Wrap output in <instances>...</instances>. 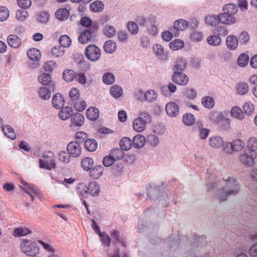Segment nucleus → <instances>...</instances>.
I'll return each instance as SVG.
<instances>
[{"mask_svg":"<svg viewBox=\"0 0 257 257\" xmlns=\"http://www.w3.org/2000/svg\"><path fill=\"white\" fill-rule=\"evenodd\" d=\"M226 181L225 187L218 191V199L221 201L226 200L227 197L230 195H235L239 190V185L238 181L233 177H229L227 179L223 178Z\"/></svg>","mask_w":257,"mask_h":257,"instance_id":"1","label":"nucleus"},{"mask_svg":"<svg viewBox=\"0 0 257 257\" xmlns=\"http://www.w3.org/2000/svg\"><path fill=\"white\" fill-rule=\"evenodd\" d=\"M21 248L23 252L28 256H35L39 253V248L36 241L23 239L21 243Z\"/></svg>","mask_w":257,"mask_h":257,"instance_id":"2","label":"nucleus"},{"mask_svg":"<svg viewBox=\"0 0 257 257\" xmlns=\"http://www.w3.org/2000/svg\"><path fill=\"white\" fill-rule=\"evenodd\" d=\"M40 167L43 169L51 170L55 167V156L53 152L46 151L42 159L39 160Z\"/></svg>","mask_w":257,"mask_h":257,"instance_id":"3","label":"nucleus"},{"mask_svg":"<svg viewBox=\"0 0 257 257\" xmlns=\"http://www.w3.org/2000/svg\"><path fill=\"white\" fill-rule=\"evenodd\" d=\"M151 121L152 118L149 113L141 112L139 113V117L133 121V128H146Z\"/></svg>","mask_w":257,"mask_h":257,"instance_id":"4","label":"nucleus"},{"mask_svg":"<svg viewBox=\"0 0 257 257\" xmlns=\"http://www.w3.org/2000/svg\"><path fill=\"white\" fill-rule=\"evenodd\" d=\"M244 147V142L240 139H237L233 141L231 143L225 144L224 150L226 153L230 154L233 152L241 151Z\"/></svg>","mask_w":257,"mask_h":257,"instance_id":"5","label":"nucleus"},{"mask_svg":"<svg viewBox=\"0 0 257 257\" xmlns=\"http://www.w3.org/2000/svg\"><path fill=\"white\" fill-rule=\"evenodd\" d=\"M86 57L91 61H96L101 55L100 49L95 45H89L85 49Z\"/></svg>","mask_w":257,"mask_h":257,"instance_id":"6","label":"nucleus"},{"mask_svg":"<svg viewBox=\"0 0 257 257\" xmlns=\"http://www.w3.org/2000/svg\"><path fill=\"white\" fill-rule=\"evenodd\" d=\"M257 159V153L252 152H244L239 155V161L244 165L252 167L255 163V160Z\"/></svg>","mask_w":257,"mask_h":257,"instance_id":"7","label":"nucleus"},{"mask_svg":"<svg viewBox=\"0 0 257 257\" xmlns=\"http://www.w3.org/2000/svg\"><path fill=\"white\" fill-rule=\"evenodd\" d=\"M78 188L79 189H83L85 193H89L94 196L98 195L100 192L99 185L94 182L89 183L88 186L84 183L80 184Z\"/></svg>","mask_w":257,"mask_h":257,"instance_id":"8","label":"nucleus"},{"mask_svg":"<svg viewBox=\"0 0 257 257\" xmlns=\"http://www.w3.org/2000/svg\"><path fill=\"white\" fill-rule=\"evenodd\" d=\"M172 80L177 84L185 85L189 81V78L182 72L175 71L172 76Z\"/></svg>","mask_w":257,"mask_h":257,"instance_id":"9","label":"nucleus"},{"mask_svg":"<svg viewBox=\"0 0 257 257\" xmlns=\"http://www.w3.org/2000/svg\"><path fill=\"white\" fill-rule=\"evenodd\" d=\"M67 152L73 158L79 157L81 153V148L79 143L76 142L69 143L67 147Z\"/></svg>","mask_w":257,"mask_h":257,"instance_id":"10","label":"nucleus"},{"mask_svg":"<svg viewBox=\"0 0 257 257\" xmlns=\"http://www.w3.org/2000/svg\"><path fill=\"white\" fill-rule=\"evenodd\" d=\"M38 80L40 83L44 85L49 86L52 91H54L55 85L52 82L51 76L49 74L42 73L38 76Z\"/></svg>","mask_w":257,"mask_h":257,"instance_id":"11","label":"nucleus"},{"mask_svg":"<svg viewBox=\"0 0 257 257\" xmlns=\"http://www.w3.org/2000/svg\"><path fill=\"white\" fill-rule=\"evenodd\" d=\"M165 109L167 114L171 117L176 116L179 114V106L175 102H171L167 103Z\"/></svg>","mask_w":257,"mask_h":257,"instance_id":"12","label":"nucleus"},{"mask_svg":"<svg viewBox=\"0 0 257 257\" xmlns=\"http://www.w3.org/2000/svg\"><path fill=\"white\" fill-rule=\"evenodd\" d=\"M226 111L218 113L216 115V121L226 127H229L231 120L227 117Z\"/></svg>","mask_w":257,"mask_h":257,"instance_id":"13","label":"nucleus"},{"mask_svg":"<svg viewBox=\"0 0 257 257\" xmlns=\"http://www.w3.org/2000/svg\"><path fill=\"white\" fill-rule=\"evenodd\" d=\"M52 103L53 106L56 109H60L63 106L65 100L60 93H56L52 98Z\"/></svg>","mask_w":257,"mask_h":257,"instance_id":"14","label":"nucleus"},{"mask_svg":"<svg viewBox=\"0 0 257 257\" xmlns=\"http://www.w3.org/2000/svg\"><path fill=\"white\" fill-rule=\"evenodd\" d=\"M218 18L219 22L223 24L230 25L234 24L236 21V19L234 16H231L224 12L223 14L219 15Z\"/></svg>","mask_w":257,"mask_h":257,"instance_id":"15","label":"nucleus"},{"mask_svg":"<svg viewBox=\"0 0 257 257\" xmlns=\"http://www.w3.org/2000/svg\"><path fill=\"white\" fill-rule=\"evenodd\" d=\"M73 113V110L72 107L66 106L62 107L59 111L58 115L60 119L66 120L69 118Z\"/></svg>","mask_w":257,"mask_h":257,"instance_id":"16","label":"nucleus"},{"mask_svg":"<svg viewBox=\"0 0 257 257\" xmlns=\"http://www.w3.org/2000/svg\"><path fill=\"white\" fill-rule=\"evenodd\" d=\"M226 44L227 47L229 50H234L236 49L238 46V39L234 35H229L226 38Z\"/></svg>","mask_w":257,"mask_h":257,"instance_id":"17","label":"nucleus"},{"mask_svg":"<svg viewBox=\"0 0 257 257\" xmlns=\"http://www.w3.org/2000/svg\"><path fill=\"white\" fill-rule=\"evenodd\" d=\"M7 42L10 46L14 48H19L22 44L21 39L15 35H9L7 39Z\"/></svg>","mask_w":257,"mask_h":257,"instance_id":"18","label":"nucleus"},{"mask_svg":"<svg viewBox=\"0 0 257 257\" xmlns=\"http://www.w3.org/2000/svg\"><path fill=\"white\" fill-rule=\"evenodd\" d=\"M104 171V168L100 165H97L90 171V177L93 179H97L100 178Z\"/></svg>","mask_w":257,"mask_h":257,"instance_id":"19","label":"nucleus"},{"mask_svg":"<svg viewBox=\"0 0 257 257\" xmlns=\"http://www.w3.org/2000/svg\"><path fill=\"white\" fill-rule=\"evenodd\" d=\"M50 15L49 12L42 11L37 13V21L41 24H47L50 20Z\"/></svg>","mask_w":257,"mask_h":257,"instance_id":"20","label":"nucleus"},{"mask_svg":"<svg viewBox=\"0 0 257 257\" xmlns=\"http://www.w3.org/2000/svg\"><path fill=\"white\" fill-rule=\"evenodd\" d=\"M86 115L88 119L91 120H95L99 117V110L96 107H90L87 109Z\"/></svg>","mask_w":257,"mask_h":257,"instance_id":"21","label":"nucleus"},{"mask_svg":"<svg viewBox=\"0 0 257 257\" xmlns=\"http://www.w3.org/2000/svg\"><path fill=\"white\" fill-rule=\"evenodd\" d=\"M92 38V33L89 30L83 31L78 37L79 43L85 44L90 41Z\"/></svg>","mask_w":257,"mask_h":257,"instance_id":"22","label":"nucleus"},{"mask_svg":"<svg viewBox=\"0 0 257 257\" xmlns=\"http://www.w3.org/2000/svg\"><path fill=\"white\" fill-rule=\"evenodd\" d=\"M70 15L69 11L65 8H60L55 13L56 19L60 21L67 20Z\"/></svg>","mask_w":257,"mask_h":257,"instance_id":"23","label":"nucleus"},{"mask_svg":"<svg viewBox=\"0 0 257 257\" xmlns=\"http://www.w3.org/2000/svg\"><path fill=\"white\" fill-rule=\"evenodd\" d=\"M110 236L113 240V243H114L115 245L118 243H120L122 246L124 247L126 246L124 239L120 236L119 232L118 231H112L110 233Z\"/></svg>","mask_w":257,"mask_h":257,"instance_id":"24","label":"nucleus"},{"mask_svg":"<svg viewBox=\"0 0 257 257\" xmlns=\"http://www.w3.org/2000/svg\"><path fill=\"white\" fill-rule=\"evenodd\" d=\"M146 142V139L142 135H138L133 138V146L136 148H142L145 145Z\"/></svg>","mask_w":257,"mask_h":257,"instance_id":"25","label":"nucleus"},{"mask_svg":"<svg viewBox=\"0 0 257 257\" xmlns=\"http://www.w3.org/2000/svg\"><path fill=\"white\" fill-rule=\"evenodd\" d=\"M223 10L224 13L233 16L237 13L238 7L234 4H228L224 6Z\"/></svg>","mask_w":257,"mask_h":257,"instance_id":"26","label":"nucleus"},{"mask_svg":"<svg viewBox=\"0 0 257 257\" xmlns=\"http://www.w3.org/2000/svg\"><path fill=\"white\" fill-rule=\"evenodd\" d=\"M84 147L88 151L94 152L97 148V143L94 139H87L85 142Z\"/></svg>","mask_w":257,"mask_h":257,"instance_id":"27","label":"nucleus"},{"mask_svg":"<svg viewBox=\"0 0 257 257\" xmlns=\"http://www.w3.org/2000/svg\"><path fill=\"white\" fill-rule=\"evenodd\" d=\"M27 55L29 59L33 61L39 60L41 56L40 51L36 48L29 49L27 51Z\"/></svg>","mask_w":257,"mask_h":257,"instance_id":"28","label":"nucleus"},{"mask_svg":"<svg viewBox=\"0 0 257 257\" xmlns=\"http://www.w3.org/2000/svg\"><path fill=\"white\" fill-rule=\"evenodd\" d=\"M201 103L204 107L211 109L215 105V101L212 97L205 96L201 99Z\"/></svg>","mask_w":257,"mask_h":257,"instance_id":"29","label":"nucleus"},{"mask_svg":"<svg viewBox=\"0 0 257 257\" xmlns=\"http://www.w3.org/2000/svg\"><path fill=\"white\" fill-rule=\"evenodd\" d=\"M132 146L131 140L128 137H124L119 142V146L123 151H127L131 149Z\"/></svg>","mask_w":257,"mask_h":257,"instance_id":"30","label":"nucleus"},{"mask_svg":"<svg viewBox=\"0 0 257 257\" xmlns=\"http://www.w3.org/2000/svg\"><path fill=\"white\" fill-rule=\"evenodd\" d=\"M246 147L249 152L257 153V138H250L247 142Z\"/></svg>","mask_w":257,"mask_h":257,"instance_id":"31","label":"nucleus"},{"mask_svg":"<svg viewBox=\"0 0 257 257\" xmlns=\"http://www.w3.org/2000/svg\"><path fill=\"white\" fill-rule=\"evenodd\" d=\"M89 9L91 12L99 13L103 10L104 5L101 1H96L90 5Z\"/></svg>","mask_w":257,"mask_h":257,"instance_id":"32","label":"nucleus"},{"mask_svg":"<svg viewBox=\"0 0 257 257\" xmlns=\"http://www.w3.org/2000/svg\"><path fill=\"white\" fill-rule=\"evenodd\" d=\"M81 164L83 169L88 171L92 168L94 162L91 158L87 157L82 159Z\"/></svg>","mask_w":257,"mask_h":257,"instance_id":"33","label":"nucleus"},{"mask_svg":"<svg viewBox=\"0 0 257 257\" xmlns=\"http://www.w3.org/2000/svg\"><path fill=\"white\" fill-rule=\"evenodd\" d=\"M231 116L234 117L238 119H242L244 117V114L241 109L237 106L233 107L230 110Z\"/></svg>","mask_w":257,"mask_h":257,"instance_id":"34","label":"nucleus"},{"mask_svg":"<svg viewBox=\"0 0 257 257\" xmlns=\"http://www.w3.org/2000/svg\"><path fill=\"white\" fill-rule=\"evenodd\" d=\"M145 101L152 102L155 101L157 98V93L153 89L147 91L144 94Z\"/></svg>","mask_w":257,"mask_h":257,"instance_id":"35","label":"nucleus"},{"mask_svg":"<svg viewBox=\"0 0 257 257\" xmlns=\"http://www.w3.org/2000/svg\"><path fill=\"white\" fill-rule=\"evenodd\" d=\"M223 143L222 138L219 137H213L209 139V145L214 148H219L222 145Z\"/></svg>","mask_w":257,"mask_h":257,"instance_id":"36","label":"nucleus"},{"mask_svg":"<svg viewBox=\"0 0 257 257\" xmlns=\"http://www.w3.org/2000/svg\"><path fill=\"white\" fill-rule=\"evenodd\" d=\"M109 154L114 159V161L121 159L124 156L123 150L118 148L112 149L110 152Z\"/></svg>","mask_w":257,"mask_h":257,"instance_id":"37","label":"nucleus"},{"mask_svg":"<svg viewBox=\"0 0 257 257\" xmlns=\"http://www.w3.org/2000/svg\"><path fill=\"white\" fill-rule=\"evenodd\" d=\"M137 21L142 26H148V24H154L156 21V17L154 16H151L148 18L147 20H146L143 17H139L137 19Z\"/></svg>","mask_w":257,"mask_h":257,"instance_id":"38","label":"nucleus"},{"mask_svg":"<svg viewBox=\"0 0 257 257\" xmlns=\"http://www.w3.org/2000/svg\"><path fill=\"white\" fill-rule=\"evenodd\" d=\"M182 121L184 124L190 126L194 123L195 118L192 114L186 113L183 116Z\"/></svg>","mask_w":257,"mask_h":257,"instance_id":"39","label":"nucleus"},{"mask_svg":"<svg viewBox=\"0 0 257 257\" xmlns=\"http://www.w3.org/2000/svg\"><path fill=\"white\" fill-rule=\"evenodd\" d=\"M116 45L114 42L111 40L106 41L103 45L104 51L108 53H113L116 49Z\"/></svg>","mask_w":257,"mask_h":257,"instance_id":"40","label":"nucleus"},{"mask_svg":"<svg viewBox=\"0 0 257 257\" xmlns=\"http://www.w3.org/2000/svg\"><path fill=\"white\" fill-rule=\"evenodd\" d=\"M84 117L80 113H75L72 118V122L77 126H81L84 122Z\"/></svg>","mask_w":257,"mask_h":257,"instance_id":"41","label":"nucleus"},{"mask_svg":"<svg viewBox=\"0 0 257 257\" xmlns=\"http://www.w3.org/2000/svg\"><path fill=\"white\" fill-rule=\"evenodd\" d=\"M186 63L185 60L182 58H178L176 64L173 66V70L175 71H182L186 67Z\"/></svg>","mask_w":257,"mask_h":257,"instance_id":"42","label":"nucleus"},{"mask_svg":"<svg viewBox=\"0 0 257 257\" xmlns=\"http://www.w3.org/2000/svg\"><path fill=\"white\" fill-rule=\"evenodd\" d=\"M76 72L73 70L69 69L64 71L63 73L64 79L67 82H71L76 77Z\"/></svg>","mask_w":257,"mask_h":257,"instance_id":"43","label":"nucleus"},{"mask_svg":"<svg viewBox=\"0 0 257 257\" xmlns=\"http://www.w3.org/2000/svg\"><path fill=\"white\" fill-rule=\"evenodd\" d=\"M170 48L174 51L178 50L184 47V42L179 39H175L172 41L170 44Z\"/></svg>","mask_w":257,"mask_h":257,"instance_id":"44","label":"nucleus"},{"mask_svg":"<svg viewBox=\"0 0 257 257\" xmlns=\"http://www.w3.org/2000/svg\"><path fill=\"white\" fill-rule=\"evenodd\" d=\"M174 27L177 31H183L188 27V23L184 20H178L174 22Z\"/></svg>","mask_w":257,"mask_h":257,"instance_id":"45","label":"nucleus"},{"mask_svg":"<svg viewBox=\"0 0 257 257\" xmlns=\"http://www.w3.org/2000/svg\"><path fill=\"white\" fill-rule=\"evenodd\" d=\"M153 51L160 59H163L165 57L164 48L161 45H155L153 47Z\"/></svg>","mask_w":257,"mask_h":257,"instance_id":"46","label":"nucleus"},{"mask_svg":"<svg viewBox=\"0 0 257 257\" xmlns=\"http://www.w3.org/2000/svg\"><path fill=\"white\" fill-rule=\"evenodd\" d=\"M207 41L209 45L216 46H219L221 44V39L218 36L212 35L208 37Z\"/></svg>","mask_w":257,"mask_h":257,"instance_id":"47","label":"nucleus"},{"mask_svg":"<svg viewBox=\"0 0 257 257\" xmlns=\"http://www.w3.org/2000/svg\"><path fill=\"white\" fill-rule=\"evenodd\" d=\"M110 94L115 98H119L122 94V89L119 86L113 85L111 87Z\"/></svg>","mask_w":257,"mask_h":257,"instance_id":"48","label":"nucleus"},{"mask_svg":"<svg viewBox=\"0 0 257 257\" xmlns=\"http://www.w3.org/2000/svg\"><path fill=\"white\" fill-rule=\"evenodd\" d=\"M30 233H31V231L27 227H18L14 230V235L16 237H20L26 235Z\"/></svg>","mask_w":257,"mask_h":257,"instance_id":"49","label":"nucleus"},{"mask_svg":"<svg viewBox=\"0 0 257 257\" xmlns=\"http://www.w3.org/2000/svg\"><path fill=\"white\" fill-rule=\"evenodd\" d=\"M249 61L248 56L244 53L240 54L237 59V64L240 67L247 65Z\"/></svg>","mask_w":257,"mask_h":257,"instance_id":"50","label":"nucleus"},{"mask_svg":"<svg viewBox=\"0 0 257 257\" xmlns=\"http://www.w3.org/2000/svg\"><path fill=\"white\" fill-rule=\"evenodd\" d=\"M236 90L238 94L241 95L245 94L249 91V86L246 83H240L238 84Z\"/></svg>","mask_w":257,"mask_h":257,"instance_id":"51","label":"nucleus"},{"mask_svg":"<svg viewBox=\"0 0 257 257\" xmlns=\"http://www.w3.org/2000/svg\"><path fill=\"white\" fill-rule=\"evenodd\" d=\"M39 94L41 98L47 100L50 98L51 91L46 87H41L39 89Z\"/></svg>","mask_w":257,"mask_h":257,"instance_id":"52","label":"nucleus"},{"mask_svg":"<svg viewBox=\"0 0 257 257\" xmlns=\"http://www.w3.org/2000/svg\"><path fill=\"white\" fill-rule=\"evenodd\" d=\"M59 42L61 46L63 47H68L71 44V40L70 38L67 35H63L60 37Z\"/></svg>","mask_w":257,"mask_h":257,"instance_id":"53","label":"nucleus"},{"mask_svg":"<svg viewBox=\"0 0 257 257\" xmlns=\"http://www.w3.org/2000/svg\"><path fill=\"white\" fill-rule=\"evenodd\" d=\"M28 16V12L24 10H18L16 13V18L19 21H24Z\"/></svg>","mask_w":257,"mask_h":257,"instance_id":"54","label":"nucleus"},{"mask_svg":"<svg viewBox=\"0 0 257 257\" xmlns=\"http://www.w3.org/2000/svg\"><path fill=\"white\" fill-rule=\"evenodd\" d=\"M70 155L65 151H61L58 155V159L63 163H68L70 161Z\"/></svg>","mask_w":257,"mask_h":257,"instance_id":"55","label":"nucleus"},{"mask_svg":"<svg viewBox=\"0 0 257 257\" xmlns=\"http://www.w3.org/2000/svg\"><path fill=\"white\" fill-rule=\"evenodd\" d=\"M103 81L106 84H111L114 82V76L112 73H106L102 77Z\"/></svg>","mask_w":257,"mask_h":257,"instance_id":"56","label":"nucleus"},{"mask_svg":"<svg viewBox=\"0 0 257 257\" xmlns=\"http://www.w3.org/2000/svg\"><path fill=\"white\" fill-rule=\"evenodd\" d=\"M9 17V11L5 7H0V21L4 22Z\"/></svg>","mask_w":257,"mask_h":257,"instance_id":"57","label":"nucleus"},{"mask_svg":"<svg viewBox=\"0 0 257 257\" xmlns=\"http://www.w3.org/2000/svg\"><path fill=\"white\" fill-rule=\"evenodd\" d=\"M104 33L108 37H112L115 35V29L110 26H106L104 29Z\"/></svg>","mask_w":257,"mask_h":257,"instance_id":"58","label":"nucleus"},{"mask_svg":"<svg viewBox=\"0 0 257 257\" xmlns=\"http://www.w3.org/2000/svg\"><path fill=\"white\" fill-rule=\"evenodd\" d=\"M243 109L246 114H250L254 109V105L250 102H247L243 106Z\"/></svg>","mask_w":257,"mask_h":257,"instance_id":"59","label":"nucleus"},{"mask_svg":"<svg viewBox=\"0 0 257 257\" xmlns=\"http://www.w3.org/2000/svg\"><path fill=\"white\" fill-rule=\"evenodd\" d=\"M206 22L211 26H216L219 23V18L208 16L206 18Z\"/></svg>","mask_w":257,"mask_h":257,"instance_id":"60","label":"nucleus"},{"mask_svg":"<svg viewBox=\"0 0 257 257\" xmlns=\"http://www.w3.org/2000/svg\"><path fill=\"white\" fill-rule=\"evenodd\" d=\"M128 31L133 34H136L138 33L139 28L137 24L134 22H130L127 25Z\"/></svg>","mask_w":257,"mask_h":257,"instance_id":"61","label":"nucleus"},{"mask_svg":"<svg viewBox=\"0 0 257 257\" xmlns=\"http://www.w3.org/2000/svg\"><path fill=\"white\" fill-rule=\"evenodd\" d=\"M69 96L72 100H76L80 97L79 89L76 88H72L69 92Z\"/></svg>","mask_w":257,"mask_h":257,"instance_id":"62","label":"nucleus"},{"mask_svg":"<svg viewBox=\"0 0 257 257\" xmlns=\"http://www.w3.org/2000/svg\"><path fill=\"white\" fill-rule=\"evenodd\" d=\"M51 53L54 56L59 57L63 55L64 51L60 46H57L51 49Z\"/></svg>","mask_w":257,"mask_h":257,"instance_id":"63","label":"nucleus"},{"mask_svg":"<svg viewBox=\"0 0 257 257\" xmlns=\"http://www.w3.org/2000/svg\"><path fill=\"white\" fill-rule=\"evenodd\" d=\"M19 6L23 9L29 8L32 5L31 0H17Z\"/></svg>","mask_w":257,"mask_h":257,"instance_id":"64","label":"nucleus"}]
</instances>
